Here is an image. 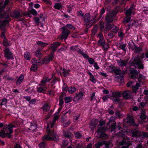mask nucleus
I'll use <instances>...</instances> for the list:
<instances>
[{
  "mask_svg": "<svg viewBox=\"0 0 148 148\" xmlns=\"http://www.w3.org/2000/svg\"><path fill=\"white\" fill-rule=\"evenodd\" d=\"M55 121H53L52 122L50 123L51 130H48L49 128V125L48 124L47 127V135L44 136L42 138V140L43 141H45L46 140H54L56 142H58V141L59 139L58 137H57L56 133L51 129V128L55 124Z\"/></svg>",
  "mask_w": 148,
  "mask_h": 148,
  "instance_id": "obj_1",
  "label": "nucleus"
},
{
  "mask_svg": "<svg viewBox=\"0 0 148 148\" xmlns=\"http://www.w3.org/2000/svg\"><path fill=\"white\" fill-rule=\"evenodd\" d=\"M130 72L131 78H137L138 81L141 82L140 79L142 78V75L140 73L139 70H137L135 68H133L130 69Z\"/></svg>",
  "mask_w": 148,
  "mask_h": 148,
  "instance_id": "obj_2",
  "label": "nucleus"
},
{
  "mask_svg": "<svg viewBox=\"0 0 148 148\" xmlns=\"http://www.w3.org/2000/svg\"><path fill=\"white\" fill-rule=\"evenodd\" d=\"M131 64L135 67H138L139 69H142L143 68V65L138 56L134 58V61L131 63Z\"/></svg>",
  "mask_w": 148,
  "mask_h": 148,
  "instance_id": "obj_3",
  "label": "nucleus"
},
{
  "mask_svg": "<svg viewBox=\"0 0 148 148\" xmlns=\"http://www.w3.org/2000/svg\"><path fill=\"white\" fill-rule=\"evenodd\" d=\"M116 12H111L107 14L105 18V20L106 24L110 23L112 22L113 18L115 16Z\"/></svg>",
  "mask_w": 148,
  "mask_h": 148,
  "instance_id": "obj_4",
  "label": "nucleus"
},
{
  "mask_svg": "<svg viewBox=\"0 0 148 148\" xmlns=\"http://www.w3.org/2000/svg\"><path fill=\"white\" fill-rule=\"evenodd\" d=\"M62 32L61 34V36L59 37L61 40L63 39H65L67 37L70 32L68 29L65 27H62Z\"/></svg>",
  "mask_w": 148,
  "mask_h": 148,
  "instance_id": "obj_5",
  "label": "nucleus"
},
{
  "mask_svg": "<svg viewBox=\"0 0 148 148\" xmlns=\"http://www.w3.org/2000/svg\"><path fill=\"white\" fill-rule=\"evenodd\" d=\"M126 119L127 120V122L133 126H136V127L138 126V125H136L133 116L130 115L129 114H127Z\"/></svg>",
  "mask_w": 148,
  "mask_h": 148,
  "instance_id": "obj_6",
  "label": "nucleus"
},
{
  "mask_svg": "<svg viewBox=\"0 0 148 148\" xmlns=\"http://www.w3.org/2000/svg\"><path fill=\"white\" fill-rule=\"evenodd\" d=\"M10 15L12 17L16 18H21L22 16L20 10H14L11 13Z\"/></svg>",
  "mask_w": 148,
  "mask_h": 148,
  "instance_id": "obj_7",
  "label": "nucleus"
},
{
  "mask_svg": "<svg viewBox=\"0 0 148 148\" xmlns=\"http://www.w3.org/2000/svg\"><path fill=\"white\" fill-rule=\"evenodd\" d=\"M5 57L8 59H13L12 54L8 48H6L4 50Z\"/></svg>",
  "mask_w": 148,
  "mask_h": 148,
  "instance_id": "obj_8",
  "label": "nucleus"
},
{
  "mask_svg": "<svg viewBox=\"0 0 148 148\" xmlns=\"http://www.w3.org/2000/svg\"><path fill=\"white\" fill-rule=\"evenodd\" d=\"M60 43L59 42H55L51 44V48L52 49V51L51 52L54 53L58 47L60 46Z\"/></svg>",
  "mask_w": 148,
  "mask_h": 148,
  "instance_id": "obj_9",
  "label": "nucleus"
},
{
  "mask_svg": "<svg viewBox=\"0 0 148 148\" xmlns=\"http://www.w3.org/2000/svg\"><path fill=\"white\" fill-rule=\"evenodd\" d=\"M132 92L131 91L126 90L122 93L123 98L125 99H128L130 98L131 96Z\"/></svg>",
  "mask_w": 148,
  "mask_h": 148,
  "instance_id": "obj_10",
  "label": "nucleus"
},
{
  "mask_svg": "<svg viewBox=\"0 0 148 148\" xmlns=\"http://www.w3.org/2000/svg\"><path fill=\"white\" fill-rule=\"evenodd\" d=\"M117 62L119 66H123L127 65L128 62V60H122L121 59L118 61Z\"/></svg>",
  "mask_w": 148,
  "mask_h": 148,
  "instance_id": "obj_11",
  "label": "nucleus"
},
{
  "mask_svg": "<svg viewBox=\"0 0 148 148\" xmlns=\"http://www.w3.org/2000/svg\"><path fill=\"white\" fill-rule=\"evenodd\" d=\"M98 121L96 120H92L90 123V127L91 130L93 131L94 129L95 128L97 124Z\"/></svg>",
  "mask_w": 148,
  "mask_h": 148,
  "instance_id": "obj_12",
  "label": "nucleus"
},
{
  "mask_svg": "<svg viewBox=\"0 0 148 148\" xmlns=\"http://www.w3.org/2000/svg\"><path fill=\"white\" fill-rule=\"evenodd\" d=\"M42 62H40L35 59V58L33 59L32 60L33 64L40 65L44 64L45 63L44 60H42Z\"/></svg>",
  "mask_w": 148,
  "mask_h": 148,
  "instance_id": "obj_13",
  "label": "nucleus"
},
{
  "mask_svg": "<svg viewBox=\"0 0 148 148\" xmlns=\"http://www.w3.org/2000/svg\"><path fill=\"white\" fill-rule=\"evenodd\" d=\"M132 136L133 137H137L142 136L141 132L139 131L135 130L132 133Z\"/></svg>",
  "mask_w": 148,
  "mask_h": 148,
  "instance_id": "obj_14",
  "label": "nucleus"
},
{
  "mask_svg": "<svg viewBox=\"0 0 148 148\" xmlns=\"http://www.w3.org/2000/svg\"><path fill=\"white\" fill-rule=\"evenodd\" d=\"M122 93L121 92L116 91L112 92V95L113 98L117 97H120L121 96Z\"/></svg>",
  "mask_w": 148,
  "mask_h": 148,
  "instance_id": "obj_15",
  "label": "nucleus"
},
{
  "mask_svg": "<svg viewBox=\"0 0 148 148\" xmlns=\"http://www.w3.org/2000/svg\"><path fill=\"white\" fill-rule=\"evenodd\" d=\"M53 53H54L53 52H51V53L50 57H49L48 58H45V59L43 60H45V63L44 64H47L49 62L50 60H52V59L54 58Z\"/></svg>",
  "mask_w": 148,
  "mask_h": 148,
  "instance_id": "obj_16",
  "label": "nucleus"
},
{
  "mask_svg": "<svg viewBox=\"0 0 148 148\" xmlns=\"http://www.w3.org/2000/svg\"><path fill=\"white\" fill-rule=\"evenodd\" d=\"M114 73L117 75H120L121 77H123V75L125 73L124 71H123V73H122L121 71V70L119 69H114Z\"/></svg>",
  "mask_w": 148,
  "mask_h": 148,
  "instance_id": "obj_17",
  "label": "nucleus"
},
{
  "mask_svg": "<svg viewBox=\"0 0 148 148\" xmlns=\"http://www.w3.org/2000/svg\"><path fill=\"white\" fill-rule=\"evenodd\" d=\"M8 23V21L6 20H5L2 21L0 22V28L3 30L5 29V26Z\"/></svg>",
  "mask_w": 148,
  "mask_h": 148,
  "instance_id": "obj_18",
  "label": "nucleus"
},
{
  "mask_svg": "<svg viewBox=\"0 0 148 148\" xmlns=\"http://www.w3.org/2000/svg\"><path fill=\"white\" fill-rule=\"evenodd\" d=\"M63 134L64 136L68 138H71L73 136V134L71 132L68 131H64Z\"/></svg>",
  "mask_w": 148,
  "mask_h": 148,
  "instance_id": "obj_19",
  "label": "nucleus"
},
{
  "mask_svg": "<svg viewBox=\"0 0 148 148\" xmlns=\"http://www.w3.org/2000/svg\"><path fill=\"white\" fill-rule=\"evenodd\" d=\"M42 108L45 111L47 112L50 110V107L48 103H45L42 106Z\"/></svg>",
  "mask_w": 148,
  "mask_h": 148,
  "instance_id": "obj_20",
  "label": "nucleus"
},
{
  "mask_svg": "<svg viewBox=\"0 0 148 148\" xmlns=\"http://www.w3.org/2000/svg\"><path fill=\"white\" fill-rule=\"evenodd\" d=\"M29 129L33 131H35L37 128V124L35 123H31Z\"/></svg>",
  "mask_w": 148,
  "mask_h": 148,
  "instance_id": "obj_21",
  "label": "nucleus"
},
{
  "mask_svg": "<svg viewBox=\"0 0 148 148\" xmlns=\"http://www.w3.org/2000/svg\"><path fill=\"white\" fill-rule=\"evenodd\" d=\"M90 15L89 14H87L84 16V21L86 23H89L90 21Z\"/></svg>",
  "mask_w": 148,
  "mask_h": 148,
  "instance_id": "obj_22",
  "label": "nucleus"
},
{
  "mask_svg": "<svg viewBox=\"0 0 148 148\" xmlns=\"http://www.w3.org/2000/svg\"><path fill=\"white\" fill-rule=\"evenodd\" d=\"M140 86L139 83H137L135 86H132V91L134 92H136Z\"/></svg>",
  "mask_w": 148,
  "mask_h": 148,
  "instance_id": "obj_23",
  "label": "nucleus"
},
{
  "mask_svg": "<svg viewBox=\"0 0 148 148\" xmlns=\"http://www.w3.org/2000/svg\"><path fill=\"white\" fill-rule=\"evenodd\" d=\"M146 117L145 110H142L141 112V115L140 116V119L141 120H144L146 118Z\"/></svg>",
  "mask_w": 148,
  "mask_h": 148,
  "instance_id": "obj_24",
  "label": "nucleus"
},
{
  "mask_svg": "<svg viewBox=\"0 0 148 148\" xmlns=\"http://www.w3.org/2000/svg\"><path fill=\"white\" fill-rule=\"evenodd\" d=\"M8 127H8V129L9 132V133L10 134L12 133L13 132L12 128L15 127V125H13L12 124H10L8 126Z\"/></svg>",
  "mask_w": 148,
  "mask_h": 148,
  "instance_id": "obj_25",
  "label": "nucleus"
},
{
  "mask_svg": "<svg viewBox=\"0 0 148 148\" xmlns=\"http://www.w3.org/2000/svg\"><path fill=\"white\" fill-rule=\"evenodd\" d=\"M121 111L117 110L115 112L116 116L119 118H121L123 117V114L121 113Z\"/></svg>",
  "mask_w": 148,
  "mask_h": 148,
  "instance_id": "obj_26",
  "label": "nucleus"
},
{
  "mask_svg": "<svg viewBox=\"0 0 148 148\" xmlns=\"http://www.w3.org/2000/svg\"><path fill=\"white\" fill-rule=\"evenodd\" d=\"M131 17L130 16H126L123 19V22L125 25V23H129L130 21Z\"/></svg>",
  "mask_w": 148,
  "mask_h": 148,
  "instance_id": "obj_27",
  "label": "nucleus"
},
{
  "mask_svg": "<svg viewBox=\"0 0 148 148\" xmlns=\"http://www.w3.org/2000/svg\"><path fill=\"white\" fill-rule=\"evenodd\" d=\"M104 142H103V141L102 142H98L95 144V147L96 148H100L101 146L103 145V143Z\"/></svg>",
  "mask_w": 148,
  "mask_h": 148,
  "instance_id": "obj_28",
  "label": "nucleus"
},
{
  "mask_svg": "<svg viewBox=\"0 0 148 148\" xmlns=\"http://www.w3.org/2000/svg\"><path fill=\"white\" fill-rule=\"evenodd\" d=\"M3 45L5 47H7L9 45V44L8 41L7 39L5 38H4L3 41Z\"/></svg>",
  "mask_w": 148,
  "mask_h": 148,
  "instance_id": "obj_29",
  "label": "nucleus"
},
{
  "mask_svg": "<svg viewBox=\"0 0 148 148\" xmlns=\"http://www.w3.org/2000/svg\"><path fill=\"white\" fill-rule=\"evenodd\" d=\"M7 133H5L3 130H2L0 132V136L2 138H4L7 136Z\"/></svg>",
  "mask_w": 148,
  "mask_h": 148,
  "instance_id": "obj_30",
  "label": "nucleus"
},
{
  "mask_svg": "<svg viewBox=\"0 0 148 148\" xmlns=\"http://www.w3.org/2000/svg\"><path fill=\"white\" fill-rule=\"evenodd\" d=\"M51 78L48 79L47 77H43V79L41 81V83L42 84H45L47 81H49Z\"/></svg>",
  "mask_w": 148,
  "mask_h": 148,
  "instance_id": "obj_31",
  "label": "nucleus"
},
{
  "mask_svg": "<svg viewBox=\"0 0 148 148\" xmlns=\"http://www.w3.org/2000/svg\"><path fill=\"white\" fill-rule=\"evenodd\" d=\"M108 137V136L106 134L103 133H102L100 135L99 138H101L106 139Z\"/></svg>",
  "mask_w": 148,
  "mask_h": 148,
  "instance_id": "obj_32",
  "label": "nucleus"
},
{
  "mask_svg": "<svg viewBox=\"0 0 148 148\" xmlns=\"http://www.w3.org/2000/svg\"><path fill=\"white\" fill-rule=\"evenodd\" d=\"M106 128L103 127H100L99 128L97 132L98 133H101L105 131Z\"/></svg>",
  "mask_w": 148,
  "mask_h": 148,
  "instance_id": "obj_33",
  "label": "nucleus"
},
{
  "mask_svg": "<svg viewBox=\"0 0 148 148\" xmlns=\"http://www.w3.org/2000/svg\"><path fill=\"white\" fill-rule=\"evenodd\" d=\"M36 56L40 58L42 56V55L39 50H37L35 53Z\"/></svg>",
  "mask_w": 148,
  "mask_h": 148,
  "instance_id": "obj_34",
  "label": "nucleus"
},
{
  "mask_svg": "<svg viewBox=\"0 0 148 148\" xmlns=\"http://www.w3.org/2000/svg\"><path fill=\"white\" fill-rule=\"evenodd\" d=\"M146 103L143 102H141L139 105V108H140L141 110H143V109L144 108V107L145 106Z\"/></svg>",
  "mask_w": 148,
  "mask_h": 148,
  "instance_id": "obj_35",
  "label": "nucleus"
},
{
  "mask_svg": "<svg viewBox=\"0 0 148 148\" xmlns=\"http://www.w3.org/2000/svg\"><path fill=\"white\" fill-rule=\"evenodd\" d=\"M37 65L33 64L30 68V70L34 71H36L37 70Z\"/></svg>",
  "mask_w": 148,
  "mask_h": 148,
  "instance_id": "obj_36",
  "label": "nucleus"
},
{
  "mask_svg": "<svg viewBox=\"0 0 148 148\" xmlns=\"http://www.w3.org/2000/svg\"><path fill=\"white\" fill-rule=\"evenodd\" d=\"M24 57L26 60H30V54L29 52H26L24 55Z\"/></svg>",
  "mask_w": 148,
  "mask_h": 148,
  "instance_id": "obj_37",
  "label": "nucleus"
},
{
  "mask_svg": "<svg viewBox=\"0 0 148 148\" xmlns=\"http://www.w3.org/2000/svg\"><path fill=\"white\" fill-rule=\"evenodd\" d=\"M69 92L72 93L76 90V88L74 87H71L69 88L68 89Z\"/></svg>",
  "mask_w": 148,
  "mask_h": 148,
  "instance_id": "obj_38",
  "label": "nucleus"
},
{
  "mask_svg": "<svg viewBox=\"0 0 148 148\" xmlns=\"http://www.w3.org/2000/svg\"><path fill=\"white\" fill-rule=\"evenodd\" d=\"M103 142H104L103 143V145L104 144L105 145V147L106 148H109L110 146L111 145H112L111 143L110 142H107L105 141H103Z\"/></svg>",
  "mask_w": 148,
  "mask_h": 148,
  "instance_id": "obj_39",
  "label": "nucleus"
},
{
  "mask_svg": "<svg viewBox=\"0 0 148 148\" xmlns=\"http://www.w3.org/2000/svg\"><path fill=\"white\" fill-rule=\"evenodd\" d=\"M134 52L136 53H138L142 51V49L140 47H138L136 46H135L134 47Z\"/></svg>",
  "mask_w": 148,
  "mask_h": 148,
  "instance_id": "obj_40",
  "label": "nucleus"
},
{
  "mask_svg": "<svg viewBox=\"0 0 148 148\" xmlns=\"http://www.w3.org/2000/svg\"><path fill=\"white\" fill-rule=\"evenodd\" d=\"M126 145L122 146L121 148H129V146L132 145V143L130 141H127L126 143Z\"/></svg>",
  "mask_w": 148,
  "mask_h": 148,
  "instance_id": "obj_41",
  "label": "nucleus"
},
{
  "mask_svg": "<svg viewBox=\"0 0 148 148\" xmlns=\"http://www.w3.org/2000/svg\"><path fill=\"white\" fill-rule=\"evenodd\" d=\"M122 10L121 9V8L119 6L116 7L115 9L112 12H116V14L118 13V12H121Z\"/></svg>",
  "mask_w": 148,
  "mask_h": 148,
  "instance_id": "obj_42",
  "label": "nucleus"
},
{
  "mask_svg": "<svg viewBox=\"0 0 148 148\" xmlns=\"http://www.w3.org/2000/svg\"><path fill=\"white\" fill-rule=\"evenodd\" d=\"M104 43H105V41L103 38H101L98 41V43L101 46L104 44Z\"/></svg>",
  "mask_w": 148,
  "mask_h": 148,
  "instance_id": "obj_43",
  "label": "nucleus"
},
{
  "mask_svg": "<svg viewBox=\"0 0 148 148\" xmlns=\"http://www.w3.org/2000/svg\"><path fill=\"white\" fill-rule=\"evenodd\" d=\"M132 10L131 8H129L128 10H127L126 11L125 14L126 16H130L132 12Z\"/></svg>",
  "mask_w": 148,
  "mask_h": 148,
  "instance_id": "obj_44",
  "label": "nucleus"
},
{
  "mask_svg": "<svg viewBox=\"0 0 148 148\" xmlns=\"http://www.w3.org/2000/svg\"><path fill=\"white\" fill-rule=\"evenodd\" d=\"M62 6L61 3H56L54 6V7L55 9H59L60 8H62Z\"/></svg>",
  "mask_w": 148,
  "mask_h": 148,
  "instance_id": "obj_45",
  "label": "nucleus"
},
{
  "mask_svg": "<svg viewBox=\"0 0 148 148\" xmlns=\"http://www.w3.org/2000/svg\"><path fill=\"white\" fill-rule=\"evenodd\" d=\"M72 99V98L71 97H65L64 98L65 102L66 103H68L70 102Z\"/></svg>",
  "mask_w": 148,
  "mask_h": 148,
  "instance_id": "obj_46",
  "label": "nucleus"
},
{
  "mask_svg": "<svg viewBox=\"0 0 148 148\" xmlns=\"http://www.w3.org/2000/svg\"><path fill=\"white\" fill-rule=\"evenodd\" d=\"M119 97H115L114 98H112V99L113 100V102L114 103L120 102L121 99L119 98Z\"/></svg>",
  "mask_w": 148,
  "mask_h": 148,
  "instance_id": "obj_47",
  "label": "nucleus"
},
{
  "mask_svg": "<svg viewBox=\"0 0 148 148\" xmlns=\"http://www.w3.org/2000/svg\"><path fill=\"white\" fill-rule=\"evenodd\" d=\"M116 122L115 121H114L113 123L111 125V131H113L115 129L116 126Z\"/></svg>",
  "mask_w": 148,
  "mask_h": 148,
  "instance_id": "obj_48",
  "label": "nucleus"
},
{
  "mask_svg": "<svg viewBox=\"0 0 148 148\" xmlns=\"http://www.w3.org/2000/svg\"><path fill=\"white\" fill-rule=\"evenodd\" d=\"M97 28L96 26L93 27V29L92 30V34L93 35H94L97 32Z\"/></svg>",
  "mask_w": 148,
  "mask_h": 148,
  "instance_id": "obj_49",
  "label": "nucleus"
},
{
  "mask_svg": "<svg viewBox=\"0 0 148 148\" xmlns=\"http://www.w3.org/2000/svg\"><path fill=\"white\" fill-rule=\"evenodd\" d=\"M29 12L32 14L34 15V16H36L37 15V12L34 9H32L28 12Z\"/></svg>",
  "mask_w": 148,
  "mask_h": 148,
  "instance_id": "obj_50",
  "label": "nucleus"
},
{
  "mask_svg": "<svg viewBox=\"0 0 148 148\" xmlns=\"http://www.w3.org/2000/svg\"><path fill=\"white\" fill-rule=\"evenodd\" d=\"M37 44L39 45H40L43 47H44L45 46H46L47 44L46 43H43L42 42L40 41H38L37 42Z\"/></svg>",
  "mask_w": 148,
  "mask_h": 148,
  "instance_id": "obj_51",
  "label": "nucleus"
},
{
  "mask_svg": "<svg viewBox=\"0 0 148 148\" xmlns=\"http://www.w3.org/2000/svg\"><path fill=\"white\" fill-rule=\"evenodd\" d=\"M2 102L1 103V106H2L3 105H5L7 102V100L6 98H4L2 99Z\"/></svg>",
  "mask_w": 148,
  "mask_h": 148,
  "instance_id": "obj_52",
  "label": "nucleus"
},
{
  "mask_svg": "<svg viewBox=\"0 0 148 148\" xmlns=\"http://www.w3.org/2000/svg\"><path fill=\"white\" fill-rule=\"evenodd\" d=\"M142 136H143L142 138H145V137H148V133L147 132H141Z\"/></svg>",
  "mask_w": 148,
  "mask_h": 148,
  "instance_id": "obj_53",
  "label": "nucleus"
},
{
  "mask_svg": "<svg viewBox=\"0 0 148 148\" xmlns=\"http://www.w3.org/2000/svg\"><path fill=\"white\" fill-rule=\"evenodd\" d=\"M88 60L90 64H93L95 63L94 59L92 58H88Z\"/></svg>",
  "mask_w": 148,
  "mask_h": 148,
  "instance_id": "obj_54",
  "label": "nucleus"
},
{
  "mask_svg": "<svg viewBox=\"0 0 148 148\" xmlns=\"http://www.w3.org/2000/svg\"><path fill=\"white\" fill-rule=\"evenodd\" d=\"M62 70L63 71L64 75L65 76H66L68 75L69 74V71H66V70L64 69H63Z\"/></svg>",
  "mask_w": 148,
  "mask_h": 148,
  "instance_id": "obj_55",
  "label": "nucleus"
},
{
  "mask_svg": "<svg viewBox=\"0 0 148 148\" xmlns=\"http://www.w3.org/2000/svg\"><path fill=\"white\" fill-rule=\"evenodd\" d=\"M106 26L107 27H108V29L110 30L112 28H114V25H110L109 23H108L106 24Z\"/></svg>",
  "mask_w": 148,
  "mask_h": 148,
  "instance_id": "obj_56",
  "label": "nucleus"
},
{
  "mask_svg": "<svg viewBox=\"0 0 148 148\" xmlns=\"http://www.w3.org/2000/svg\"><path fill=\"white\" fill-rule=\"evenodd\" d=\"M79 52L85 58L88 59L89 57V56L86 53L81 52V51H79Z\"/></svg>",
  "mask_w": 148,
  "mask_h": 148,
  "instance_id": "obj_57",
  "label": "nucleus"
},
{
  "mask_svg": "<svg viewBox=\"0 0 148 148\" xmlns=\"http://www.w3.org/2000/svg\"><path fill=\"white\" fill-rule=\"evenodd\" d=\"M126 46V45H121L119 46V47L121 49H123L125 52L126 51V50L125 49V47Z\"/></svg>",
  "mask_w": 148,
  "mask_h": 148,
  "instance_id": "obj_58",
  "label": "nucleus"
},
{
  "mask_svg": "<svg viewBox=\"0 0 148 148\" xmlns=\"http://www.w3.org/2000/svg\"><path fill=\"white\" fill-rule=\"evenodd\" d=\"M39 145L40 148H44L45 146V143L43 142L40 143Z\"/></svg>",
  "mask_w": 148,
  "mask_h": 148,
  "instance_id": "obj_59",
  "label": "nucleus"
},
{
  "mask_svg": "<svg viewBox=\"0 0 148 148\" xmlns=\"http://www.w3.org/2000/svg\"><path fill=\"white\" fill-rule=\"evenodd\" d=\"M8 126H4V127L3 128V129L2 130H3L4 131V132L5 133H7L8 134Z\"/></svg>",
  "mask_w": 148,
  "mask_h": 148,
  "instance_id": "obj_60",
  "label": "nucleus"
},
{
  "mask_svg": "<svg viewBox=\"0 0 148 148\" xmlns=\"http://www.w3.org/2000/svg\"><path fill=\"white\" fill-rule=\"evenodd\" d=\"M66 27L71 29H73L74 30L75 29V28L71 24H67L66 25Z\"/></svg>",
  "mask_w": 148,
  "mask_h": 148,
  "instance_id": "obj_61",
  "label": "nucleus"
},
{
  "mask_svg": "<svg viewBox=\"0 0 148 148\" xmlns=\"http://www.w3.org/2000/svg\"><path fill=\"white\" fill-rule=\"evenodd\" d=\"M118 27L114 25V28L112 30V32L116 33L118 32Z\"/></svg>",
  "mask_w": 148,
  "mask_h": 148,
  "instance_id": "obj_62",
  "label": "nucleus"
},
{
  "mask_svg": "<svg viewBox=\"0 0 148 148\" xmlns=\"http://www.w3.org/2000/svg\"><path fill=\"white\" fill-rule=\"evenodd\" d=\"M90 80L94 83H95L96 81V80L95 78L93 75L90 77Z\"/></svg>",
  "mask_w": 148,
  "mask_h": 148,
  "instance_id": "obj_63",
  "label": "nucleus"
},
{
  "mask_svg": "<svg viewBox=\"0 0 148 148\" xmlns=\"http://www.w3.org/2000/svg\"><path fill=\"white\" fill-rule=\"evenodd\" d=\"M103 23L102 22H100L99 25L100 26V28L101 30H102L104 28V26L103 25Z\"/></svg>",
  "mask_w": 148,
  "mask_h": 148,
  "instance_id": "obj_64",
  "label": "nucleus"
}]
</instances>
